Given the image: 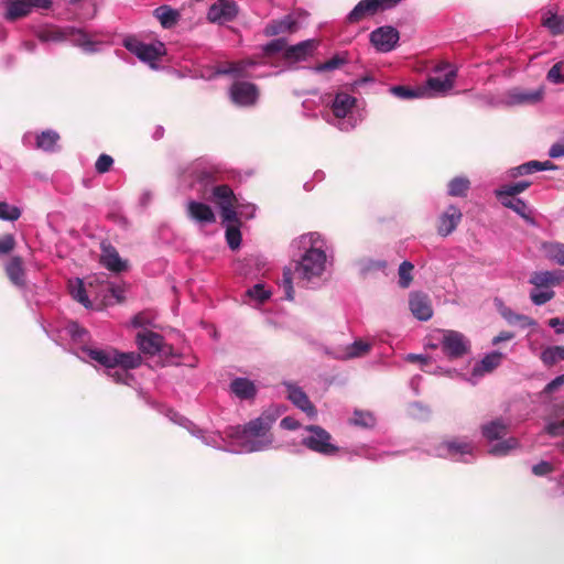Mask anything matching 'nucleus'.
Segmentation results:
<instances>
[{
	"instance_id": "8fccbe9b",
	"label": "nucleus",
	"mask_w": 564,
	"mask_h": 564,
	"mask_svg": "<svg viewBox=\"0 0 564 564\" xmlns=\"http://www.w3.org/2000/svg\"><path fill=\"white\" fill-rule=\"evenodd\" d=\"M469 186L470 183L468 178H453L448 184V194L451 196L464 197Z\"/></svg>"
},
{
	"instance_id": "bb28decb",
	"label": "nucleus",
	"mask_w": 564,
	"mask_h": 564,
	"mask_svg": "<svg viewBox=\"0 0 564 564\" xmlns=\"http://www.w3.org/2000/svg\"><path fill=\"white\" fill-rule=\"evenodd\" d=\"M135 341L139 349L148 355L161 352L164 344V339L160 334L150 330L138 333Z\"/></svg>"
},
{
	"instance_id": "6e6552de",
	"label": "nucleus",
	"mask_w": 564,
	"mask_h": 564,
	"mask_svg": "<svg viewBox=\"0 0 564 564\" xmlns=\"http://www.w3.org/2000/svg\"><path fill=\"white\" fill-rule=\"evenodd\" d=\"M212 200L220 209L223 200L228 202L229 208L235 213L236 218L241 220H250L256 217L257 206L247 202L242 196L234 194L232 189L227 185H219L213 188Z\"/></svg>"
},
{
	"instance_id": "7ed1b4c3",
	"label": "nucleus",
	"mask_w": 564,
	"mask_h": 564,
	"mask_svg": "<svg viewBox=\"0 0 564 564\" xmlns=\"http://www.w3.org/2000/svg\"><path fill=\"white\" fill-rule=\"evenodd\" d=\"M80 352L82 360L95 367H104L115 382L128 386L133 381L129 370L138 368L142 362L140 354L135 351L120 352L115 348L102 349L83 346Z\"/></svg>"
},
{
	"instance_id": "4be33fe9",
	"label": "nucleus",
	"mask_w": 564,
	"mask_h": 564,
	"mask_svg": "<svg viewBox=\"0 0 564 564\" xmlns=\"http://www.w3.org/2000/svg\"><path fill=\"white\" fill-rule=\"evenodd\" d=\"M463 219L462 210L455 206L449 205L442 212L437 218L436 231L441 237L452 235Z\"/></svg>"
},
{
	"instance_id": "ea45409f",
	"label": "nucleus",
	"mask_w": 564,
	"mask_h": 564,
	"mask_svg": "<svg viewBox=\"0 0 564 564\" xmlns=\"http://www.w3.org/2000/svg\"><path fill=\"white\" fill-rule=\"evenodd\" d=\"M370 347L369 343L358 339L338 349L335 352V357L344 360L359 358L365 356L370 350Z\"/></svg>"
},
{
	"instance_id": "f704fd0d",
	"label": "nucleus",
	"mask_w": 564,
	"mask_h": 564,
	"mask_svg": "<svg viewBox=\"0 0 564 564\" xmlns=\"http://www.w3.org/2000/svg\"><path fill=\"white\" fill-rule=\"evenodd\" d=\"M556 170V166L550 161H529L518 166L511 167L507 172V176H528L541 171Z\"/></svg>"
},
{
	"instance_id": "a19ab883",
	"label": "nucleus",
	"mask_w": 564,
	"mask_h": 564,
	"mask_svg": "<svg viewBox=\"0 0 564 564\" xmlns=\"http://www.w3.org/2000/svg\"><path fill=\"white\" fill-rule=\"evenodd\" d=\"M271 295V290L265 289L263 283H257L246 291L243 302L248 305L258 307L265 303Z\"/></svg>"
},
{
	"instance_id": "f257e3e1",
	"label": "nucleus",
	"mask_w": 564,
	"mask_h": 564,
	"mask_svg": "<svg viewBox=\"0 0 564 564\" xmlns=\"http://www.w3.org/2000/svg\"><path fill=\"white\" fill-rule=\"evenodd\" d=\"M294 274L305 288H315L332 265L333 250L319 232L311 231L294 238L291 242ZM279 285L284 290L285 300H294L293 272L284 268Z\"/></svg>"
},
{
	"instance_id": "412c9836",
	"label": "nucleus",
	"mask_w": 564,
	"mask_h": 564,
	"mask_svg": "<svg viewBox=\"0 0 564 564\" xmlns=\"http://www.w3.org/2000/svg\"><path fill=\"white\" fill-rule=\"evenodd\" d=\"M503 354L500 351H491L482 357L478 361L471 371L470 377H463L464 380L471 384L478 383V381L486 375L492 372L502 361Z\"/></svg>"
},
{
	"instance_id": "a211bd4d",
	"label": "nucleus",
	"mask_w": 564,
	"mask_h": 564,
	"mask_svg": "<svg viewBox=\"0 0 564 564\" xmlns=\"http://www.w3.org/2000/svg\"><path fill=\"white\" fill-rule=\"evenodd\" d=\"M369 37L370 43L378 52L388 53L395 48L400 40V34L395 28L384 25L373 30Z\"/></svg>"
},
{
	"instance_id": "0eeeda50",
	"label": "nucleus",
	"mask_w": 564,
	"mask_h": 564,
	"mask_svg": "<svg viewBox=\"0 0 564 564\" xmlns=\"http://www.w3.org/2000/svg\"><path fill=\"white\" fill-rule=\"evenodd\" d=\"M481 432L490 443L489 453L494 456H506L519 447V442L514 437L502 440L508 433V424L502 419L484 424Z\"/></svg>"
},
{
	"instance_id": "c756f323",
	"label": "nucleus",
	"mask_w": 564,
	"mask_h": 564,
	"mask_svg": "<svg viewBox=\"0 0 564 564\" xmlns=\"http://www.w3.org/2000/svg\"><path fill=\"white\" fill-rule=\"evenodd\" d=\"M188 217L200 226L213 224L216 220V216L213 209L204 203L189 200L187 204Z\"/></svg>"
},
{
	"instance_id": "39448f33",
	"label": "nucleus",
	"mask_w": 564,
	"mask_h": 564,
	"mask_svg": "<svg viewBox=\"0 0 564 564\" xmlns=\"http://www.w3.org/2000/svg\"><path fill=\"white\" fill-rule=\"evenodd\" d=\"M334 120L329 121L333 126L344 132L354 130L361 118L355 116L357 98L346 91H337L328 102Z\"/></svg>"
},
{
	"instance_id": "dca6fc26",
	"label": "nucleus",
	"mask_w": 564,
	"mask_h": 564,
	"mask_svg": "<svg viewBox=\"0 0 564 564\" xmlns=\"http://www.w3.org/2000/svg\"><path fill=\"white\" fill-rule=\"evenodd\" d=\"M220 217L224 226L226 227V240L228 246L232 250L238 249L241 243V223L229 208L227 200H223L220 203Z\"/></svg>"
},
{
	"instance_id": "3c124183",
	"label": "nucleus",
	"mask_w": 564,
	"mask_h": 564,
	"mask_svg": "<svg viewBox=\"0 0 564 564\" xmlns=\"http://www.w3.org/2000/svg\"><path fill=\"white\" fill-rule=\"evenodd\" d=\"M345 64H347V58L343 55L336 54L326 62L318 64L315 67V70L317 73L330 72L340 68Z\"/></svg>"
},
{
	"instance_id": "6e6d98bb",
	"label": "nucleus",
	"mask_w": 564,
	"mask_h": 564,
	"mask_svg": "<svg viewBox=\"0 0 564 564\" xmlns=\"http://www.w3.org/2000/svg\"><path fill=\"white\" fill-rule=\"evenodd\" d=\"M21 216V210L14 205L6 202H0V219L7 221H14Z\"/></svg>"
},
{
	"instance_id": "9d476101",
	"label": "nucleus",
	"mask_w": 564,
	"mask_h": 564,
	"mask_svg": "<svg viewBox=\"0 0 564 564\" xmlns=\"http://www.w3.org/2000/svg\"><path fill=\"white\" fill-rule=\"evenodd\" d=\"M122 45L152 69L159 68L156 62L165 54V45L160 41L144 43L134 36H127L123 39Z\"/></svg>"
},
{
	"instance_id": "7c9ffc66",
	"label": "nucleus",
	"mask_w": 564,
	"mask_h": 564,
	"mask_svg": "<svg viewBox=\"0 0 564 564\" xmlns=\"http://www.w3.org/2000/svg\"><path fill=\"white\" fill-rule=\"evenodd\" d=\"M564 281V271H536L530 276L529 282L536 289H551Z\"/></svg>"
},
{
	"instance_id": "58836bf2",
	"label": "nucleus",
	"mask_w": 564,
	"mask_h": 564,
	"mask_svg": "<svg viewBox=\"0 0 564 564\" xmlns=\"http://www.w3.org/2000/svg\"><path fill=\"white\" fill-rule=\"evenodd\" d=\"M294 30H296V21L289 14L270 21L265 25L263 33L265 36H275L285 32H293Z\"/></svg>"
},
{
	"instance_id": "338daca9",
	"label": "nucleus",
	"mask_w": 564,
	"mask_h": 564,
	"mask_svg": "<svg viewBox=\"0 0 564 564\" xmlns=\"http://www.w3.org/2000/svg\"><path fill=\"white\" fill-rule=\"evenodd\" d=\"M564 384V373L561 375V376H557L556 378H554L552 381H550L545 388H544V391L546 393H552L553 391H555L557 388H560L561 386Z\"/></svg>"
},
{
	"instance_id": "49530a36",
	"label": "nucleus",
	"mask_w": 564,
	"mask_h": 564,
	"mask_svg": "<svg viewBox=\"0 0 564 564\" xmlns=\"http://www.w3.org/2000/svg\"><path fill=\"white\" fill-rule=\"evenodd\" d=\"M389 93L402 100L416 99L421 98L424 95V93L421 89L411 88L402 85L391 86L389 88Z\"/></svg>"
},
{
	"instance_id": "5fc2aeb1",
	"label": "nucleus",
	"mask_w": 564,
	"mask_h": 564,
	"mask_svg": "<svg viewBox=\"0 0 564 564\" xmlns=\"http://www.w3.org/2000/svg\"><path fill=\"white\" fill-rule=\"evenodd\" d=\"M543 25L550 30L553 35H558L564 32V17L551 14L545 18Z\"/></svg>"
},
{
	"instance_id": "6ab92c4d",
	"label": "nucleus",
	"mask_w": 564,
	"mask_h": 564,
	"mask_svg": "<svg viewBox=\"0 0 564 564\" xmlns=\"http://www.w3.org/2000/svg\"><path fill=\"white\" fill-rule=\"evenodd\" d=\"M239 13V8L234 0H217L207 11V20L216 24H225L234 21Z\"/></svg>"
},
{
	"instance_id": "1a4fd4ad",
	"label": "nucleus",
	"mask_w": 564,
	"mask_h": 564,
	"mask_svg": "<svg viewBox=\"0 0 564 564\" xmlns=\"http://www.w3.org/2000/svg\"><path fill=\"white\" fill-rule=\"evenodd\" d=\"M531 185L530 182L522 181L514 184L503 185L495 191V194L499 202L507 208L516 212L520 217L529 223H533L530 217V208L522 199L518 198L517 195L525 191Z\"/></svg>"
},
{
	"instance_id": "473e14b6",
	"label": "nucleus",
	"mask_w": 564,
	"mask_h": 564,
	"mask_svg": "<svg viewBox=\"0 0 564 564\" xmlns=\"http://www.w3.org/2000/svg\"><path fill=\"white\" fill-rule=\"evenodd\" d=\"M100 262L112 272H121L127 269V262L120 258L116 248L109 243H101Z\"/></svg>"
},
{
	"instance_id": "cd10ccee",
	"label": "nucleus",
	"mask_w": 564,
	"mask_h": 564,
	"mask_svg": "<svg viewBox=\"0 0 564 564\" xmlns=\"http://www.w3.org/2000/svg\"><path fill=\"white\" fill-rule=\"evenodd\" d=\"M410 311L420 321H429L433 316V308L427 295L413 292L409 300Z\"/></svg>"
},
{
	"instance_id": "a878e982",
	"label": "nucleus",
	"mask_w": 564,
	"mask_h": 564,
	"mask_svg": "<svg viewBox=\"0 0 564 564\" xmlns=\"http://www.w3.org/2000/svg\"><path fill=\"white\" fill-rule=\"evenodd\" d=\"M220 173H224L221 165L212 162L207 158L196 159L182 170V174L187 176H215Z\"/></svg>"
},
{
	"instance_id": "c03bdc74",
	"label": "nucleus",
	"mask_w": 564,
	"mask_h": 564,
	"mask_svg": "<svg viewBox=\"0 0 564 564\" xmlns=\"http://www.w3.org/2000/svg\"><path fill=\"white\" fill-rule=\"evenodd\" d=\"M500 314L510 325H518L521 328L534 326L536 324L533 318L523 314H518L506 306L500 308Z\"/></svg>"
},
{
	"instance_id": "13d9d810",
	"label": "nucleus",
	"mask_w": 564,
	"mask_h": 564,
	"mask_svg": "<svg viewBox=\"0 0 564 564\" xmlns=\"http://www.w3.org/2000/svg\"><path fill=\"white\" fill-rule=\"evenodd\" d=\"M113 165V159L106 153H102L98 156L95 169L98 174H105L108 173Z\"/></svg>"
},
{
	"instance_id": "e2e57ef3",
	"label": "nucleus",
	"mask_w": 564,
	"mask_h": 564,
	"mask_svg": "<svg viewBox=\"0 0 564 564\" xmlns=\"http://www.w3.org/2000/svg\"><path fill=\"white\" fill-rule=\"evenodd\" d=\"M545 431L551 436H558L564 433V421L549 422Z\"/></svg>"
},
{
	"instance_id": "4d7b16f0",
	"label": "nucleus",
	"mask_w": 564,
	"mask_h": 564,
	"mask_svg": "<svg viewBox=\"0 0 564 564\" xmlns=\"http://www.w3.org/2000/svg\"><path fill=\"white\" fill-rule=\"evenodd\" d=\"M65 333L75 341V343H82L85 340L87 336V330L83 327H80L77 323H69L65 327Z\"/></svg>"
},
{
	"instance_id": "79ce46f5",
	"label": "nucleus",
	"mask_w": 564,
	"mask_h": 564,
	"mask_svg": "<svg viewBox=\"0 0 564 564\" xmlns=\"http://www.w3.org/2000/svg\"><path fill=\"white\" fill-rule=\"evenodd\" d=\"M263 262L259 257H249L245 258L241 261H238L236 264V272L246 278H256L258 273L261 271Z\"/></svg>"
},
{
	"instance_id": "864d4df0",
	"label": "nucleus",
	"mask_w": 564,
	"mask_h": 564,
	"mask_svg": "<svg viewBox=\"0 0 564 564\" xmlns=\"http://www.w3.org/2000/svg\"><path fill=\"white\" fill-rule=\"evenodd\" d=\"M414 265L410 261H403L399 265L398 274H399V285L403 289L410 286L412 282V271Z\"/></svg>"
},
{
	"instance_id": "aec40b11",
	"label": "nucleus",
	"mask_w": 564,
	"mask_h": 564,
	"mask_svg": "<svg viewBox=\"0 0 564 564\" xmlns=\"http://www.w3.org/2000/svg\"><path fill=\"white\" fill-rule=\"evenodd\" d=\"M282 384L286 389V398L291 401V403L304 412L310 419H315L317 415V410L310 401L305 391L292 381H283Z\"/></svg>"
},
{
	"instance_id": "0e129e2a",
	"label": "nucleus",
	"mask_w": 564,
	"mask_h": 564,
	"mask_svg": "<svg viewBox=\"0 0 564 564\" xmlns=\"http://www.w3.org/2000/svg\"><path fill=\"white\" fill-rule=\"evenodd\" d=\"M280 426L283 430L293 431L300 427V422L292 416H285L281 420Z\"/></svg>"
},
{
	"instance_id": "de8ad7c7",
	"label": "nucleus",
	"mask_w": 564,
	"mask_h": 564,
	"mask_svg": "<svg viewBox=\"0 0 564 564\" xmlns=\"http://www.w3.org/2000/svg\"><path fill=\"white\" fill-rule=\"evenodd\" d=\"M349 423L355 426L369 429L375 426L376 419L370 412L356 410Z\"/></svg>"
},
{
	"instance_id": "4468645a",
	"label": "nucleus",
	"mask_w": 564,
	"mask_h": 564,
	"mask_svg": "<svg viewBox=\"0 0 564 564\" xmlns=\"http://www.w3.org/2000/svg\"><path fill=\"white\" fill-rule=\"evenodd\" d=\"M475 449V444L467 438H452L441 444L437 455L455 462L467 463L474 457Z\"/></svg>"
},
{
	"instance_id": "5701e85b",
	"label": "nucleus",
	"mask_w": 564,
	"mask_h": 564,
	"mask_svg": "<svg viewBox=\"0 0 564 564\" xmlns=\"http://www.w3.org/2000/svg\"><path fill=\"white\" fill-rule=\"evenodd\" d=\"M69 43L80 48L86 54H95L101 51L102 43L95 41L90 35L82 28L68 25V40Z\"/></svg>"
},
{
	"instance_id": "b1692460",
	"label": "nucleus",
	"mask_w": 564,
	"mask_h": 564,
	"mask_svg": "<svg viewBox=\"0 0 564 564\" xmlns=\"http://www.w3.org/2000/svg\"><path fill=\"white\" fill-rule=\"evenodd\" d=\"M32 32L42 43H63L68 40V26L44 23L33 26Z\"/></svg>"
},
{
	"instance_id": "2f4dec72",
	"label": "nucleus",
	"mask_w": 564,
	"mask_h": 564,
	"mask_svg": "<svg viewBox=\"0 0 564 564\" xmlns=\"http://www.w3.org/2000/svg\"><path fill=\"white\" fill-rule=\"evenodd\" d=\"M317 43L315 40H305L294 45H286L284 58L293 62L306 61L312 56Z\"/></svg>"
},
{
	"instance_id": "423d86ee",
	"label": "nucleus",
	"mask_w": 564,
	"mask_h": 564,
	"mask_svg": "<svg viewBox=\"0 0 564 564\" xmlns=\"http://www.w3.org/2000/svg\"><path fill=\"white\" fill-rule=\"evenodd\" d=\"M426 347L441 348L449 359H458L469 351L470 344L466 336L457 330L436 329L425 344Z\"/></svg>"
},
{
	"instance_id": "72a5a7b5",
	"label": "nucleus",
	"mask_w": 564,
	"mask_h": 564,
	"mask_svg": "<svg viewBox=\"0 0 564 564\" xmlns=\"http://www.w3.org/2000/svg\"><path fill=\"white\" fill-rule=\"evenodd\" d=\"M456 76V69H451L443 76L430 77L427 79V87L433 91V95L444 96L453 89Z\"/></svg>"
},
{
	"instance_id": "2eb2a0df",
	"label": "nucleus",
	"mask_w": 564,
	"mask_h": 564,
	"mask_svg": "<svg viewBox=\"0 0 564 564\" xmlns=\"http://www.w3.org/2000/svg\"><path fill=\"white\" fill-rule=\"evenodd\" d=\"M401 0H360L347 14L346 22L358 23L368 17H372L381 10L389 9Z\"/></svg>"
},
{
	"instance_id": "680f3d73",
	"label": "nucleus",
	"mask_w": 564,
	"mask_h": 564,
	"mask_svg": "<svg viewBox=\"0 0 564 564\" xmlns=\"http://www.w3.org/2000/svg\"><path fill=\"white\" fill-rule=\"evenodd\" d=\"M553 471V466L549 462H540L532 466V473L535 476H546Z\"/></svg>"
},
{
	"instance_id": "37998d69",
	"label": "nucleus",
	"mask_w": 564,
	"mask_h": 564,
	"mask_svg": "<svg viewBox=\"0 0 564 564\" xmlns=\"http://www.w3.org/2000/svg\"><path fill=\"white\" fill-rule=\"evenodd\" d=\"M68 290L75 301L84 305L86 308L91 307V302L87 295V291L82 279L75 278L69 280Z\"/></svg>"
},
{
	"instance_id": "774afa93",
	"label": "nucleus",
	"mask_w": 564,
	"mask_h": 564,
	"mask_svg": "<svg viewBox=\"0 0 564 564\" xmlns=\"http://www.w3.org/2000/svg\"><path fill=\"white\" fill-rule=\"evenodd\" d=\"M549 155L553 159L564 156V142L554 143L549 150Z\"/></svg>"
},
{
	"instance_id": "9b49d317",
	"label": "nucleus",
	"mask_w": 564,
	"mask_h": 564,
	"mask_svg": "<svg viewBox=\"0 0 564 564\" xmlns=\"http://www.w3.org/2000/svg\"><path fill=\"white\" fill-rule=\"evenodd\" d=\"M306 435L302 438V444L308 449L324 456H334L339 447L333 443L332 435L318 425H307L304 427Z\"/></svg>"
},
{
	"instance_id": "603ef678",
	"label": "nucleus",
	"mask_w": 564,
	"mask_h": 564,
	"mask_svg": "<svg viewBox=\"0 0 564 564\" xmlns=\"http://www.w3.org/2000/svg\"><path fill=\"white\" fill-rule=\"evenodd\" d=\"M555 293L552 289H534L530 293V299L534 305L541 306L554 297Z\"/></svg>"
},
{
	"instance_id": "69168bd1",
	"label": "nucleus",
	"mask_w": 564,
	"mask_h": 564,
	"mask_svg": "<svg viewBox=\"0 0 564 564\" xmlns=\"http://www.w3.org/2000/svg\"><path fill=\"white\" fill-rule=\"evenodd\" d=\"M430 411L426 406L420 403H413L411 405V414L420 419H424L429 415Z\"/></svg>"
},
{
	"instance_id": "f8f14e48",
	"label": "nucleus",
	"mask_w": 564,
	"mask_h": 564,
	"mask_svg": "<svg viewBox=\"0 0 564 564\" xmlns=\"http://www.w3.org/2000/svg\"><path fill=\"white\" fill-rule=\"evenodd\" d=\"M61 135L54 129L42 131H26L22 135V144L29 150L44 153H56L61 150Z\"/></svg>"
},
{
	"instance_id": "09e8293b",
	"label": "nucleus",
	"mask_w": 564,
	"mask_h": 564,
	"mask_svg": "<svg viewBox=\"0 0 564 564\" xmlns=\"http://www.w3.org/2000/svg\"><path fill=\"white\" fill-rule=\"evenodd\" d=\"M541 360L545 365H553L558 360H564V346H551L541 352Z\"/></svg>"
},
{
	"instance_id": "4c0bfd02",
	"label": "nucleus",
	"mask_w": 564,
	"mask_h": 564,
	"mask_svg": "<svg viewBox=\"0 0 564 564\" xmlns=\"http://www.w3.org/2000/svg\"><path fill=\"white\" fill-rule=\"evenodd\" d=\"M31 13V0H7L3 18L9 21H15Z\"/></svg>"
},
{
	"instance_id": "e433bc0d",
	"label": "nucleus",
	"mask_w": 564,
	"mask_h": 564,
	"mask_svg": "<svg viewBox=\"0 0 564 564\" xmlns=\"http://www.w3.org/2000/svg\"><path fill=\"white\" fill-rule=\"evenodd\" d=\"M230 391L240 400H251L257 394V387L252 380L238 377L230 382Z\"/></svg>"
},
{
	"instance_id": "c85d7f7f",
	"label": "nucleus",
	"mask_w": 564,
	"mask_h": 564,
	"mask_svg": "<svg viewBox=\"0 0 564 564\" xmlns=\"http://www.w3.org/2000/svg\"><path fill=\"white\" fill-rule=\"evenodd\" d=\"M4 270L8 279L15 288L20 290H24L26 288V274L21 257H12L4 264Z\"/></svg>"
},
{
	"instance_id": "c9c22d12",
	"label": "nucleus",
	"mask_w": 564,
	"mask_h": 564,
	"mask_svg": "<svg viewBox=\"0 0 564 564\" xmlns=\"http://www.w3.org/2000/svg\"><path fill=\"white\" fill-rule=\"evenodd\" d=\"M153 17L160 22L165 30L173 29L181 20V13L177 9L167 4L159 6L153 10Z\"/></svg>"
},
{
	"instance_id": "a18cd8bd",
	"label": "nucleus",
	"mask_w": 564,
	"mask_h": 564,
	"mask_svg": "<svg viewBox=\"0 0 564 564\" xmlns=\"http://www.w3.org/2000/svg\"><path fill=\"white\" fill-rule=\"evenodd\" d=\"M542 250L549 260L564 265V243L557 241L544 242Z\"/></svg>"
},
{
	"instance_id": "f03ea898",
	"label": "nucleus",
	"mask_w": 564,
	"mask_h": 564,
	"mask_svg": "<svg viewBox=\"0 0 564 564\" xmlns=\"http://www.w3.org/2000/svg\"><path fill=\"white\" fill-rule=\"evenodd\" d=\"M281 413L279 406L272 405L243 425L227 427V436L234 445L230 453L249 454L273 448L274 437L271 429Z\"/></svg>"
},
{
	"instance_id": "f3484780",
	"label": "nucleus",
	"mask_w": 564,
	"mask_h": 564,
	"mask_svg": "<svg viewBox=\"0 0 564 564\" xmlns=\"http://www.w3.org/2000/svg\"><path fill=\"white\" fill-rule=\"evenodd\" d=\"M231 101L239 107H252L259 98L258 87L249 82H235L229 88Z\"/></svg>"
},
{
	"instance_id": "ddd939ff",
	"label": "nucleus",
	"mask_w": 564,
	"mask_h": 564,
	"mask_svg": "<svg viewBox=\"0 0 564 564\" xmlns=\"http://www.w3.org/2000/svg\"><path fill=\"white\" fill-rule=\"evenodd\" d=\"M172 420L185 426L189 433L200 440L205 445L210 446L216 449L225 451L230 453V447H234L231 444V440L228 438L226 431L224 433L214 432V431H205L195 426L192 422L183 416H178L175 414V417Z\"/></svg>"
},
{
	"instance_id": "20e7f679",
	"label": "nucleus",
	"mask_w": 564,
	"mask_h": 564,
	"mask_svg": "<svg viewBox=\"0 0 564 564\" xmlns=\"http://www.w3.org/2000/svg\"><path fill=\"white\" fill-rule=\"evenodd\" d=\"M286 40L283 37L274 39L271 42L267 43L262 46V55L259 57L246 58L237 63H232L227 67H221L217 69V74L219 75H232V76H251L254 78H264L271 75H278L280 70H261L260 73H254L253 69L258 65H267L269 63V57L275 53L283 52L286 48Z\"/></svg>"
},
{
	"instance_id": "bf43d9fd",
	"label": "nucleus",
	"mask_w": 564,
	"mask_h": 564,
	"mask_svg": "<svg viewBox=\"0 0 564 564\" xmlns=\"http://www.w3.org/2000/svg\"><path fill=\"white\" fill-rule=\"evenodd\" d=\"M15 247V238L11 234L0 237V256L9 254Z\"/></svg>"
},
{
	"instance_id": "393cba45",
	"label": "nucleus",
	"mask_w": 564,
	"mask_h": 564,
	"mask_svg": "<svg viewBox=\"0 0 564 564\" xmlns=\"http://www.w3.org/2000/svg\"><path fill=\"white\" fill-rule=\"evenodd\" d=\"M543 97V88L532 90L512 88L508 90L503 104L509 107L520 105H534L538 104Z\"/></svg>"
},
{
	"instance_id": "052dcab7",
	"label": "nucleus",
	"mask_w": 564,
	"mask_h": 564,
	"mask_svg": "<svg viewBox=\"0 0 564 564\" xmlns=\"http://www.w3.org/2000/svg\"><path fill=\"white\" fill-rule=\"evenodd\" d=\"M546 78L550 83L553 84H564V75H562L561 63H556L550 68Z\"/></svg>"
}]
</instances>
